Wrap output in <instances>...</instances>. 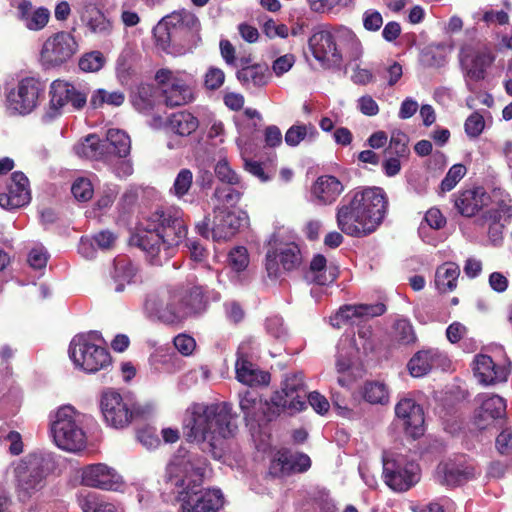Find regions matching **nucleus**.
Returning <instances> with one entry per match:
<instances>
[{
    "label": "nucleus",
    "instance_id": "4c0bfd02",
    "mask_svg": "<svg viewBox=\"0 0 512 512\" xmlns=\"http://www.w3.org/2000/svg\"><path fill=\"white\" fill-rule=\"evenodd\" d=\"M79 504L83 512H123L120 506L108 502L94 493L82 497Z\"/></svg>",
    "mask_w": 512,
    "mask_h": 512
},
{
    "label": "nucleus",
    "instance_id": "58836bf2",
    "mask_svg": "<svg viewBox=\"0 0 512 512\" xmlns=\"http://www.w3.org/2000/svg\"><path fill=\"white\" fill-rule=\"evenodd\" d=\"M125 101V94L120 90L109 91L106 89L95 90L90 97V105L93 108H100L103 105L113 107L121 106Z\"/></svg>",
    "mask_w": 512,
    "mask_h": 512
},
{
    "label": "nucleus",
    "instance_id": "aec40b11",
    "mask_svg": "<svg viewBox=\"0 0 512 512\" xmlns=\"http://www.w3.org/2000/svg\"><path fill=\"white\" fill-rule=\"evenodd\" d=\"M82 483L102 490H117L122 483V477L113 467L97 463L83 468Z\"/></svg>",
    "mask_w": 512,
    "mask_h": 512
},
{
    "label": "nucleus",
    "instance_id": "a878e982",
    "mask_svg": "<svg viewBox=\"0 0 512 512\" xmlns=\"http://www.w3.org/2000/svg\"><path fill=\"white\" fill-rule=\"evenodd\" d=\"M200 29L198 18L189 11L173 12L158 22L152 32H196Z\"/></svg>",
    "mask_w": 512,
    "mask_h": 512
},
{
    "label": "nucleus",
    "instance_id": "c9c22d12",
    "mask_svg": "<svg viewBox=\"0 0 512 512\" xmlns=\"http://www.w3.org/2000/svg\"><path fill=\"white\" fill-rule=\"evenodd\" d=\"M460 275L459 267L454 263H445L437 268L435 273V285L441 293L452 291L457 286Z\"/></svg>",
    "mask_w": 512,
    "mask_h": 512
},
{
    "label": "nucleus",
    "instance_id": "393cba45",
    "mask_svg": "<svg viewBox=\"0 0 512 512\" xmlns=\"http://www.w3.org/2000/svg\"><path fill=\"white\" fill-rule=\"evenodd\" d=\"M461 58L464 62L470 61L467 76L474 81H479L484 79L486 69L494 62L495 55L486 46L480 47L475 51L465 46L461 49Z\"/></svg>",
    "mask_w": 512,
    "mask_h": 512
},
{
    "label": "nucleus",
    "instance_id": "f704fd0d",
    "mask_svg": "<svg viewBox=\"0 0 512 512\" xmlns=\"http://www.w3.org/2000/svg\"><path fill=\"white\" fill-rule=\"evenodd\" d=\"M75 153L82 158L105 161L108 154L104 151V145L99 137L90 134L74 146Z\"/></svg>",
    "mask_w": 512,
    "mask_h": 512
},
{
    "label": "nucleus",
    "instance_id": "20e7f679",
    "mask_svg": "<svg viewBox=\"0 0 512 512\" xmlns=\"http://www.w3.org/2000/svg\"><path fill=\"white\" fill-rule=\"evenodd\" d=\"M187 225L177 207L157 209L141 222L132 242L142 249L154 265L171 257L173 247L186 238Z\"/></svg>",
    "mask_w": 512,
    "mask_h": 512
},
{
    "label": "nucleus",
    "instance_id": "cd10ccee",
    "mask_svg": "<svg viewBox=\"0 0 512 512\" xmlns=\"http://www.w3.org/2000/svg\"><path fill=\"white\" fill-rule=\"evenodd\" d=\"M489 196L483 188L464 190L455 199V207L465 217L474 216L486 205Z\"/></svg>",
    "mask_w": 512,
    "mask_h": 512
},
{
    "label": "nucleus",
    "instance_id": "c85d7f7f",
    "mask_svg": "<svg viewBox=\"0 0 512 512\" xmlns=\"http://www.w3.org/2000/svg\"><path fill=\"white\" fill-rule=\"evenodd\" d=\"M235 370L237 380L247 386L267 385L270 381L269 373L258 369L240 352H238Z\"/></svg>",
    "mask_w": 512,
    "mask_h": 512
},
{
    "label": "nucleus",
    "instance_id": "c03bdc74",
    "mask_svg": "<svg viewBox=\"0 0 512 512\" xmlns=\"http://www.w3.org/2000/svg\"><path fill=\"white\" fill-rule=\"evenodd\" d=\"M234 185L217 187L214 192V199L217 201L215 206H219L221 208L225 207H233L235 206L241 199L242 190L245 188H240L239 186L233 187Z\"/></svg>",
    "mask_w": 512,
    "mask_h": 512
},
{
    "label": "nucleus",
    "instance_id": "473e14b6",
    "mask_svg": "<svg viewBox=\"0 0 512 512\" xmlns=\"http://www.w3.org/2000/svg\"><path fill=\"white\" fill-rule=\"evenodd\" d=\"M165 124L172 132L180 136H189L199 127V120L188 111H178L169 115Z\"/></svg>",
    "mask_w": 512,
    "mask_h": 512
},
{
    "label": "nucleus",
    "instance_id": "de8ad7c7",
    "mask_svg": "<svg viewBox=\"0 0 512 512\" xmlns=\"http://www.w3.org/2000/svg\"><path fill=\"white\" fill-rule=\"evenodd\" d=\"M408 136L401 131H394L391 134L389 145L385 152L397 157H406L409 153Z\"/></svg>",
    "mask_w": 512,
    "mask_h": 512
},
{
    "label": "nucleus",
    "instance_id": "39448f33",
    "mask_svg": "<svg viewBox=\"0 0 512 512\" xmlns=\"http://www.w3.org/2000/svg\"><path fill=\"white\" fill-rule=\"evenodd\" d=\"M387 205L386 194L379 187L355 190L338 207L337 225L348 236H368L382 223Z\"/></svg>",
    "mask_w": 512,
    "mask_h": 512
},
{
    "label": "nucleus",
    "instance_id": "b1692460",
    "mask_svg": "<svg viewBox=\"0 0 512 512\" xmlns=\"http://www.w3.org/2000/svg\"><path fill=\"white\" fill-rule=\"evenodd\" d=\"M473 371L478 381L485 386L505 382L509 374L506 367L496 364L486 354H478L474 357Z\"/></svg>",
    "mask_w": 512,
    "mask_h": 512
},
{
    "label": "nucleus",
    "instance_id": "a19ab883",
    "mask_svg": "<svg viewBox=\"0 0 512 512\" xmlns=\"http://www.w3.org/2000/svg\"><path fill=\"white\" fill-rule=\"evenodd\" d=\"M317 129L312 124H296L291 126L285 134V142L289 146H297L302 140H315Z\"/></svg>",
    "mask_w": 512,
    "mask_h": 512
},
{
    "label": "nucleus",
    "instance_id": "09e8293b",
    "mask_svg": "<svg viewBox=\"0 0 512 512\" xmlns=\"http://www.w3.org/2000/svg\"><path fill=\"white\" fill-rule=\"evenodd\" d=\"M153 36L156 46L167 54L181 55L189 50L182 45L176 44V39L172 38V34H153Z\"/></svg>",
    "mask_w": 512,
    "mask_h": 512
},
{
    "label": "nucleus",
    "instance_id": "69168bd1",
    "mask_svg": "<svg viewBox=\"0 0 512 512\" xmlns=\"http://www.w3.org/2000/svg\"><path fill=\"white\" fill-rule=\"evenodd\" d=\"M266 329L270 335L278 339H282L287 335L284 321L279 316L268 318L266 322Z\"/></svg>",
    "mask_w": 512,
    "mask_h": 512
},
{
    "label": "nucleus",
    "instance_id": "1a4fd4ad",
    "mask_svg": "<svg viewBox=\"0 0 512 512\" xmlns=\"http://www.w3.org/2000/svg\"><path fill=\"white\" fill-rule=\"evenodd\" d=\"M55 463L49 453L34 452L23 457L14 468L16 488L21 495L31 496L46 485Z\"/></svg>",
    "mask_w": 512,
    "mask_h": 512
},
{
    "label": "nucleus",
    "instance_id": "3c124183",
    "mask_svg": "<svg viewBox=\"0 0 512 512\" xmlns=\"http://www.w3.org/2000/svg\"><path fill=\"white\" fill-rule=\"evenodd\" d=\"M105 63L103 54L99 51H92L84 54L79 60V68L84 72H97Z\"/></svg>",
    "mask_w": 512,
    "mask_h": 512
},
{
    "label": "nucleus",
    "instance_id": "f03ea898",
    "mask_svg": "<svg viewBox=\"0 0 512 512\" xmlns=\"http://www.w3.org/2000/svg\"><path fill=\"white\" fill-rule=\"evenodd\" d=\"M235 420L229 403H196L186 410L183 432L188 441L200 444L203 452L219 460L224 456L226 439L236 433Z\"/></svg>",
    "mask_w": 512,
    "mask_h": 512
},
{
    "label": "nucleus",
    "instance_id": "2eb2a0df",
    "mask_svg": "<svg viewBox=\"0 0 512 512\" xmlns=\"http://www.w3.org/2000/svg\"><path fill=\"white\" fill-rule=\"evenodd\" d=\"M78 50L73 34H52L43 44L41 59L47 66H59L69 60Z\"/></svg>",
    "mask_w": 512,
    "mask_h": 512
},
{
    "label": "nucleus",
    "instance_id": "f257e3e1",
    "mask_svg": "<svg viewBox=\"0 0 512 512\" xmlns=\"http://www.w3.org/2000/svg\"><path fill=\"white\" fill-rule=\"evenodd\" d=\"M206 462L193 454L177 455L167 466L166 483L181 503V512H217L224 503L220 489L201 488Z\"/></svg>",
    "mask_w": 512,
    "mask_h": 512
},
{
    "label": "nucleus",
    "instance_id": "603ef678",
    "mask_svg": "<svg viewBox=\"0 0 512 512\" xmlns=\"http://www.w3.org/2000/svg\"><path fill=\"white\" fill-rule=\"evenodd\" d=\"M466 167L462 164L453 165L447 172L444 179L441 181L440 188L442 192H449L458 184V182L465 176Z\"/></svg>",
    "mask_w": 512,
    "mask_h": 512
},
{
    "label": "nucleus",
    "instance_id": "774afa93",
    "mask_svg": "<svg viewBox=\"0 0 512 512\" xmlns=\"http://www.w3.org/2000/svg\"><path fill=\"white\" fill-rule=\"evenodd\" d=\"M93 241L101 250L111 249L116 242V235L109 230L100 231L93 236Z\"/></svg>",
    "mask_w": 512,
    "mask_h": 512
},
{
    "label": "nucleus",
    "instance_id": "7c9ffc66",
    "mask_svg": "<svg viewBox=\"0 0 512 512\" xmlns=\"http://www.w3.org/2000/svg\"><path fill=\"white\" fill-rule=\"evenodd\" d=\"M112 279L115 283V291L123 292L127 285L136 283L137 267L127 257H117L114 260Z\"/></svg>",
    "mask_w": 512,
    "mask_h": 512
},
{
    "label": "nucleus",
    "instance_id": "338daca9",
    "mask_svg": "<svg viewBox=\"0 0 512 512\" xmlns=\"http://www.w3.org/2000/svg\"><path fill=\"white\" fill-rule=\"evenodd\" d=\"M295 58L292 54H285L278 57L272 65V70L276 76H282L288 72L294 65Z\"/></svg>",
    "mask_w": 512,
    "mask_h": 512
},
{
    "label": "nucleus",
    "instance_id": "f3484780",
    "mask_svg": "<svg viewBox=\"0 0 512 512\" xmlns=\"http://www.w3.org/2000/svg\"><path fill=\"white\" fill-rule=\"evenodd\" d=\"M156 80L162 85L165 103L175 107L185 105L193 100V92L188 83L181 78L173 76L169 70H159Z\"/></svg>",
    "mask_w": 512,
    "mask_h": 512
},
{
    "label": "nucleus",
    "instance_id": "4d7b16f0",
    "mask_svg": "<svg viewBox=\"0 0 512 512\" xmlns=\"http://www.w3.org/2000/svg\"><path fill=\"white\" fill-rule=\"evenodd\" d=\"M485 121L481 114L478 112L472 113L465 121V133L469 138H477L483 132Z\"/></svg>",
    "mask_w": 512,
    "mask_h": 512
},
{
    "label": "nucleus",
    "instance_id": "a18cd8bd",
    "mask_svg": "<svg viewBox=\"0 0 512 512\" xmlns=\"http://www.w3.org/2000/svg\"><path fill=\"white\" fill-rule=\"evenodd\" d=\"M193 186V173L187 168L181 169L170 188V194L181 200L189 194Z\"/></svg>",
    "mask_w": 512,
    "mask_h": 512
},
{
    "label": "nucleus",
    "instance_id": "423d86ee",
    "mask_svg": "<svg viewBox=\"0 0 512 512\" xmlns=\"http://www.w3.org/2000/svg\"><path fill=\"white\" fill-rule=\"evenodd\" d=\"M203 295L200 286L163 288L147 295L144 312L150 319L164 324H179L201 308Z\"/></svg>",
    "mask_w": 512,
    "mask_h": 512
},
{
    "label": "nucleus",
    "instance_id": "6e6552de",
    "mask_svg": "<svg viewBox=\"0 0 512 512\" xmlns=\"http://www.w3.org/2000/svg\"><path fill=\"white\" fill-rule=\"evenodd\" d=\"M68 353L75 367L86 373H96L111 365L110 353L102 346L97 332L74 336Z\"/></svg>",
    "mask_w": 512,
    "mask_h": 512
},
{
    "label": "nucleus",
    "instance_id": "9b49d317",
    "mask_svg": "<svg viewBox=\"0 0 512 512\" xmlns=\"http://www.w3.org/2000/svg\"><path fill=\"white\" fill-rule=\"evenodd\" d=\"M44 91L42 83L32 77L18 82L6 93V108L12 115H27L38 104L40 94Z\"/></svg>",
    "mask_w": 512,
    "mask_h": 512
},
{
    "label": "nucleus",
    "instance_id": "8fccbe9b",
    "mask_svg": "<svg viewBox=\"0 0 512 512\" xmlns=\"http://www.w3.org/2000/svg\"><path fill=\"white\" fill-rule=\"evenodd\" d=\"M215 174L221 182L243 188V184L239 176L235 171L231 169L230 165L225 159H221L217 162L215 166Z\"/></svg>",
    "mask_w": 512,
    "mask_h": 512
},
{
    "label": "nucleus",
    "instance_id": "49530a36",
    "mask_svg": "<svg viewBox=\"0 0 512 512\" xmlns=\"http://www.w3.org/2000/svg\"><path fill=\"white\" fill-rule=\"evenodd\" d=\"M393 337L403 345H409L416 342L417 337L412 323L406 318H399L393 324Z\"/></svg>",
    "mask_w": 512,
    "mask_h": 512
},
{
    "label": "nucleus",
    "instance_id": "9d476101",
    "mask_svg": "<svg viewBox=\"0 0 512 512\" xmlns=\"http://www.w3.org/2000/svg\"><path fill=\"white\" fill-rule=\"evenodd\" d=\"M269 245L265 267L271 279H276L281 275V268L290 271L300 264V250L296 243L283 242L279 235H274Z\"/></svg>",
    "mask_w": 512,
    "mask_h": 512
},
{
    "label": "nucleus",
    "instance_id": "72a5a7b5",
    "mask_svg": "<svg viewBox=\"0 0 512 512\" xmlns=\"http://www.w3.org/2000/svg\"><path fill=\"white\" fill-rule=\"evenodd\" d=\"M106 141L108 142V155L125 158L131 150V139L129 135L117 128H110L106 132Z\"/></svg>",
    "mask_w": 512,
    "mask_h": 512
},
{
    "label": "nucleus",
    "instance_id": "412c9836",
    "mask_svg": "<svg viewBox=\"0 0 512 512\" xmlns=\"http://www.w3.org/2000/svg\"><path fill=\"white\" fill-rule=\"evenodd\" d=\"M311 466L309 456L290 450L278 451L270 465V473L276 477H285L307 471Z\"/></svg>",
    "mask_w": 512,
    "mask_h": 512
},
{
    "label": "nucleus",
    "instance_id": "680f3d73",
    "mask_svg": "<svg viewBox=\"0 0 512 512\" xmlns=\"http://www.w3.org/2000/svg\"><path fill=\"white\" fill-rule=\"evenodd\" d=\"M137 439L147 449H154L160 444L156 430L151 427L140 429L137 432Z\"/></svg>",
    "mask_w": 512,
    "mask_h": 512
},
{
    "label": "nucleus",
    "instance_id": "c756f323",
    "mask_svg": "<svg viewBox=\"0 0 512 512\" xmlns=\"http://www.w3.org/2000/svg\"><path fill=\"white\" fill-rule=\"evenodd\" d=\"M18 16L29 30H41L49 21L50 11L45 7L34 8L27 0L21 1L18 6Z\"/></svg>",
    "mask_w": 512,
    "mask_h": 512
},
{
    "label": "nucleus",
    "instance_id": "a211bd4d",
    "mask_svg": "<svg viewBox=\"0 0 512 512\" xmlns=\"http://www.w3.org/2000/svg\"><path fill=\"white\" fill-rule=\"evenodd\" d=\"M395 414L407 435L418 438L424 434V412L414 399H400L395 406Z\"/></svg>",
    "mask_w": 512,
    "mask_h": 512
},
{
    "label": "nucleus",
    "instance_id": "0e129e2a",
    "mask_svg": "<svg viewBox=\"0 0 512 512\" xmlns=\"http://www.w3.org/2000/svg\"><path fill=\"white\" fill-rule=\"evenodd\" d=\"M173 342L175 348L184 356L191 355L196 347L194 338L187 334H179Z\"/></svg>",
    "mask_w": 512,
    "mask_h": 512
},
{
    "label": "nucleus",
    "instance_id": "37998d69",
    "mask_svg": "<svg viewBox=\"0 0 512 512\" xmlns=\"http://www.w3.org/2000/svg\"><path fill=\"white\" fill-rule=\"evenodd\" d=\"M480 410L488 413L489 419L502 418L506 412V402L499 395L482 394L479 396Z\"/></svg>",
    "mask_w": 512,
    "mask_h": 512
},
{
    "label": "nucleus",
    "instance_id": "4be33fe9",
    "mask_svg": "<svg viewBox=\"0 0 512 512\" xmlns=\"http://www.w3.org/2000/svg\"><path fill=\"white\" fill-rule=\"evenodd\" d=\"M31 200L29 180L20 171L11 175L6 192L0 194V206L5 209H16L27 205Z\"/></svg>",
    "mask_w": 512,
    "mask_h": 512
},
{
    "label": "nucleus",
    "instance_id": "79ce46f5",
    "mask_svg": "<svg viewBox=\"0 0 512 512\" xmlns=\"http://www.w3.org/2000/svg\"><path fill=\"white\" fill-rule=\"evenodd\" d=\"M488 214L489 218L492 220L488 234L491 241L496 244L502 238V229L508 219L512 216V210L510 207H505L501 210H491Z\"/></svg>",
    "mask_w": 512,
    "mask_h": 512
},
{
    "label": "nucleus",
    "instance_id": "bb28decb",
    "mask_svg": "<svg viewBox=\"0 0 512 512\" xmlns=\"http://www.w3.org/2000/svg\"><path fill=\"white\" fill-rule=\"evenodd\" d=\"M474 475V469L470 466H463L454 462H443L437 466L435 478L442 485L456 486L473 478Z\"/></svg>",
    "mask_w": 512,
    "mask_h": 512
},
{
    "label": "nucleus",
    "instance_id": "5701e85b",
    "mask_svg": "<svg viewBox=\"0 0 512 512\" xmlns=\"http://www.w3.org/2000/svg\"><path fill=\"white\" fill-rule=\"evenodd\" d=\"M448 359L437 348H427L416 352L407 364V368L413 377H423L433 369L445 367Z\"/></svg>",
    "mask_w": 512,
    "mask_h": 512
},
{
    "label": "nucleus",
    "instance_id": "bf43d9fd",
    "mask_svg": "<svg viewBox=\"0 0 512 512\" xmlns=\"http://www.w3.org/2000/svg\"><path fill=\"white\" fill-rule=\"evenodd\" d=\"M225 80V74L222 69L211 66L208 68L204 76L205 87L209 90L220 88Z\"/></svg>",
    "mask_w": 512,
    "mask_h": 512
},
{
    "label": "nucleus",
    "instance_id": "13d9d810",
    "mask_svg": "<svg viewBox=\"0 0 512 512\" xmlns=\"http://www.w3.org/2000/svg\"><path fill=\"white\" fill-rule=\"evenodd\" d=\"M319 277H320V254H316L310 265L309 271L305 275V279L308 282L315 283L314 287L311 288V296L317 300L319 293Z\"/></svg>",
    "mask_w": 512,
    "mask_h": 512
},
{
    "label": "nucleus",
    "instance_id": "052dcab7",
    "mask_svg": "<svg viewBox=\"0 0 512 512\" xmlns=\"http://www.w3.org/2000/svg\"><path fill=\"white\" fill-rule=\"evenodd\" d=\"M48 254L42 245H36L31 249L28 255V263L34 269H43L46 267Z\"/></svg>",
    "mask_w": 512,
    "mask_h": 512
},
{
    "label": "nucleus",
    "instance_id": "4468645a",
    "mask_svg": "<svg viewBox=\"0 0 512 512\" xmlns=\"http://www.w3.org/2000/svg\"><path fill=\"white\" fill-rule=\"evenodd\" d=\"M87 103V92L65 80H55L50 86V107L74 111L82 109Z\"/></svg>",
    "mask_w": 512,
    "mask_h": 512
},
{
    "label": "nucleus",
    "instance_id": "0eeeda50",
    "mask_svg": "<svg viewBox=\"0 0 512 512\" xmlns=\"http://www.w3.org/2000/svg\"><path fill=\"white\" fill-rule=\"evenodd\" d=\"M85 415L71 405H63L49 415L50 435L64 451L79 452L86 447Z\"/></svg>",
    "mask_w": 512,
    "mask_h": 512
},
{
    "label": "nucleus",
    "instance_id": "f8f14e48",
    "mask_svg": "<svg viewBox=\"0 0 512 512\" xmlns=\"http://www.w3.org/2000/svg\"><path fill=\"white\" fill-rule=\"evenodd\" d=\"M100 408L105 422L115 429L128 426L135 415L133 400L115 390H107L102 394Z\"/></svg>",
    "mask_w": 512,
    "mask_h": 512
},
{
    "label": "nucleus",
    "instance_id": "6e6d98bb",
    "mask_svg": "<svg viewBox=\"0 0 512 512\" xmlns=\"http://www.w3.org/2000/svg\"><path fill=\"white\" fill-rule=\"evenodd\" d=\"M71 192L78 201L85 202L92 198L94 189L89 179L80 177L73 182Z\"/></svg>",
    "mask_w": 512,
    "mask_h": 512
},
{
    "label": "nucleus",
    "instance_id": "864d4df0",
    "mask_svg": "<svg viewBox=\"0 0 512 512\" xmlns=\"http://www.w3.org/2000/svg\"><path fill=\"white\" fill-rule=\"evenodd\" d=\"M105 162L112 168L113 173L118 178H126L133 173V164L131 160L107 155Z\"/></svg>",
    "mask_w": 512,
    "mask_h": 512
},
{
    "label": "nucleus",
    "instance_id": "e433bc0d",
    "mask_svg": "<svg viewBox=\"0 0 512 512\" xmlns=\"http://www.w3.org/2000/svg\"><path fill=\"white\" fill-rule=\"evenodd\" d=\"M345 185L342 180L330 174L322 175V204L330 205L334 203L343 193Z\"/></svg>",
    "mask_w": 512,
    "mask_h": 512
},
{
    "label": "nucleus",
    "instance_id": "5fc2aeb1",
    "mask_svg": "<svg viewBox=\"0 0 512 512\" xmlns=\"http://www.w3.org/2000/svg\"><path fill=\"white\" fill-rule=\"evenodd\" d=\"M228 264L236 272L244 271L249 264L247 249L243 246L234 247L228 254Z\"/></svg>",
    "mask_w": 512,
    "mask_h": 512
},
{
    "label": "nucleus",
    "instance_id": "2f4dec72",
    "mask_svg": "<svg viewBox=\"0 0 512 512\" xmlns=\"http://www.w3.org/2000/svg\"><path fill=\"white\" fill-rule=\"evenodd\" d=\"M241 62L243 66L237 71L236 76L243 85L261 87L268 83L270 76L267 66L248 65L247 59H241Z\"/></svg>",
    "mask_w": 512,
    "mask_h": 512
},
{
    "label": "nucleus",
    "instance_id": "6ab92c4d",
    "mask_svg": "<svg viewBox=\"0 0 512 512\" xmlns=\"http://www.w3.org/2000/svg\"><path fill=\"white\" fill-rule=\"evenodd\" d=\"M386 306L383 303L344 305L330 317V324L340 328L348 322L367 321L385 313Z\"/></svg>",
    "mask_w": 512,
    "mask_h": 512
},
{
    "label": "nucleus",
    "instance_id": "7ed1b4c3",
    "mask_svg": "<svg viewBox=\"0 0 512 512\" xmlns=\"http://www.w3.org/2000/svg\"><path fill=\"white\" fill-rule=\"evenodd\" d=\"M239 406L248 424L271 421L282 411L294 414L306 407V398L316 413L320 414V394L317 391L308 394L303 382V375L295 373L287 375L281 391H277L271 402L263 400L255 391H245L239 395Z\"/></svg>",
    "mask_w": 512,
    "mask_h": 512
},
{
    "label": "nucleus",
    "instance_id": "e2e57ef3",
    "mask_svg": "<svg viewBox=\"0 0 512 512\" xmlns=\"http://www.w3.org/2000/svg\"><path fill=\"white\" fill-rule=\"evenodd\" d=\"M119 193L118 186L115 184H107L104 186L102 194L97 201V206L100 210L109 208L115 201Z\"/></svg>",
    "mask_w": 512,
    "mask_h": 512
},
{
    "label": "nucleus",
    "instance_id": "dca6fc26",
    "mask_svg": "<svg viewBox=\"0 0 512 512\" xmlns=\"http://www.w3.org/2000/svg\"><path fill=\"white\" fill-rule=\"evenodd\" d=\"M213 212L211 234L214 241H226L232 238L240 227L248 223V215L244 211L233 212L227 208L215 206Z\"/></svg>",
    "mask_w": 512,
    "mask_h": 512
},
{
    "label": "nucleus",
    "instance_id": "ddd939ff",
    "mask_svg": "<svg viewBox=\"0 0 512 512\" xmlns=\"http://www.w3.org/2000/svg\"><path fill=\"white\" fill-rule=\"evenodd\" d=\"M383 476L385 483L393 490L403 492L409 490L420 480V467L414 461L404 458L384 459Z\"/></svg>",
    "mask_w": 512,
    "mask_h": 512
},
{
    "label": "nucleus",
    "instance_id": "ea45409f",
    "mask_svg": "<svg viewBox=\"0 0 512 512\" xmlns=\"http://www.w3.org/2000/svg\"><path fill=\"white\" fill-rule=\"evenodd\" d=\"M363 398L371 404H387L389 402V391L387 386L380 381L366 382L362 389Z\"/></svg>",
    "mask_w": 512,
    "mask_h": 512
}]
</instances>
